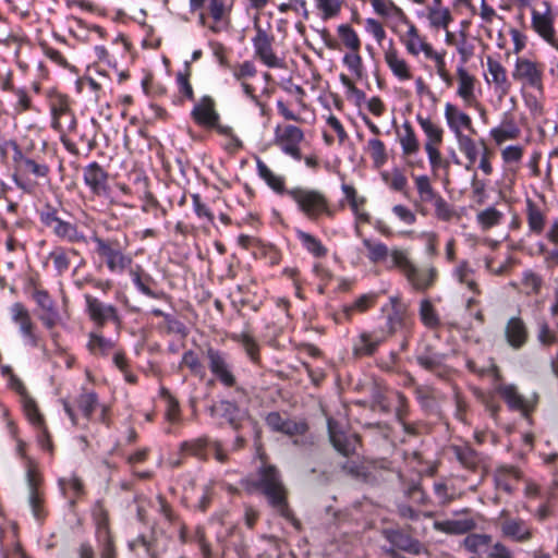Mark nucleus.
I'll use <instances>...</instances> for the list:
<instances>
[{"mask_svg":"<svg viewBox=\"0 0 558 558\" xmlns=\"http://www.w3.org/2000/svg\"><path fill=\"white\" fill-rule=\"evenodd\" d=\"M381 178L390 189L407 195L408 179L399 168H395L391 173L383 172Z\"/></svg>","mask_w":558,"mask_h":558,"instance_id":"53","label":"nucleus"},{"mask_svg":"<svg viewBox=\"0 0 558 558\" xmlns=\"http://www.w3.org/2000/svg\"><path fill=\"white\" fill-rule=\"evenodd\" d=\"M190 76H191L190 62H185V72H179L177 74V83H178L180 93L183 96H185L187 99L193 100L194 92H193V87L190 83Z\"/></svg>","mask_w":558,"mask_h":558,"instance_id":"63","label":"nucleus"},{"mask_svg":"<svg viewBox=\"0 0 558 558\" xmlns=\"http://www.w3.org/2000/svg\"><path fill=\"white\" fill-rule=\"evenodd\" d=\"M296 238L300 240L304 248L315 257H325L327 255L328 251L326 246L313 234L298 230Z\"/></svg>","mask_w":558,"mask_h":558,"instance_id":"43","label":"nucleus"},{"mask_svg":"<svg viewBox=\"0 0 558 558\" xmlns=\"http://www.w3.org/2000/svg\"><path fill=\"white\" fill-rule=\"evenodd\" d=\"M418 316L422 324L428 329H438L441 326L440 317L429 299L420 302Z\"/></svg>","mask_w":558,"mask_h":558,"instance_id":"38","label":"nucleus"},{"mask_svg":"<svg viewBox=\"0 0 558 558\" xmlns=\"http://www.w3.org/2000/svg\"><path fill=\"white\" fill-rule=\"evenodd\" d=\"M51 126L58 132L73 131L76 128V119L72 109L52 118Z\"/></svg>","mask_w":558,"mask_h":558,"instance_id":"60","label":"nucleus"},{"mask_svg":"<svg viewBox=\"0 0 558 558\" xmlns=\"http://www.w3.org/2000/svg\"><path fill=\"white\" fill-rule=\"evenodd\" d=\"M328 433L333 448L344 457L355 452L359 442V436L355 434H345L337 429V424L328 420Z\"/></svg>","mask_w":558,"mask_h":558,"instance_id":"20","label":"nucleus"},{"mask_svg":"<svg viewBox=\"0 0 558 558\" xmlns=\"http://www.w3.org/2000/svg\"><path fill=\"white\" fill-rule=\"evenodd\" d=\"M543 65L530 59L518 58L515 60L512 77L522 82L524 85L536 89L539 94L544 93Z\"/></svg>","mask_w":558,"mask_h":558,"instance_id":"14","label":"nucleus"},{"mask_svg":"<svg viewBox=\"0 0 558 558\" xmlns=\"http://www.w3.org/2000/svg\"><path fill=\"white\" fill-rule=\"evenodd\" d=\"M211 444L209 437L202 436L193 440L183 441L180 449L183 452L190 453L198 459L207 460V448Z\"/></svg>","mask_w":558,"mask_h":558,"instance_id":"45","label":"nucleus"},{"mask_svg":"<svg viewBox=\"0 0 558 558\" xmlns=\"http://www.w3.org/2000/svg\"><path fill=\"white\" fill-rule=\"evenodd\" d=\"M52 118L71 110L70 99L66 95L54 93L49 97Z\"/></svg>","mask_w":558,"mask_h":558,"instance_id":"59","label":"nucleus"},{"mask_svg":"<svg viewBox=\"0 0 558 558\" xmlns=\"http://www.w3.org/2000/svg\"><path fill=\"white\" fill-rule=\"evenodd\" d=\"M11 146L13 150L12 160L16 172L32 174L37 179H48L50 172L49 166L40 161L39 158H33L29 153V147L23 150L16 142H12Z\"/></svg>","mask_w":558,"mask_h":558,"instance_id":"11","label":"nucleus"},{"mask_svg":"<svg viewBox=\"0 0 558 558\" xmlns=\"http://www.w3.org/2000/svg\"><path fill=\"white\" fill-rule=\"evenodd\" d=\"M41 476L37 470V466L28 461L26 469V484L28 487V504L32 509L34 518L43 522L47 517V510L44 506V495L40 490Z\"/></svg>","mask_w":558,"mask_h":558,"instance_id":"13","label":"nucleus"},{"mask_svg":"<svg viewBox=\"0 0 558 558\" xmlns=\"http://www.w3.org/2000/svg\"><path fill=\"white\" fill-rule=\"evenodd\" d=\"M416 120L427 137L425 144L440 145L442 143L444 130L440 126L421 114L416 116Z\"/></svg>","mask_w":558,"mask_h":558,"instance_id":"44","label":"nucleus"},{"mask_svg":"<svg viewBox=\"0 0 558 558\" xmlns=\"http://www.w3.org/2000/svg\"><path fill=\"white\" fill-rule=\"evenodd\" d=\"M254 28L256 34L252 38V44L255 58L268 68H281L282 60L276 56L272 48L275 41L274 35L268 34L257 22H255Z\"/></svg>","mask_w":558,"mask_h":558,"instance_id":"12","label":"nucleus"},{"mask_svg":"<svg viewBox=\"0 0 558 558\" xmlns=\"http://www.w3.org/2000/svg\"><path fill=\"white\" fill-rule=\"evenodd\" d=\"M368 149L374 165L379 168L387 161V153L384 142L378 138H372L368 141Z\"/></svg>","mask_w":558,"mask_h":558,"instance_id":"58","label":"nucleus"},{"mask_svg":"<svg viewBox=\"0 0 558 558\" xmlns=\"http://www.w3.org/2000/svg\"><path fill=\"white\" fill-rule=\"evenodd\" d=\"M11 314L13 322L20 326L22 335L29 333L34 325L27 308L22 303L16 302L11 306Z\"/></svg>","mask_w":558,"mask_h":558,"instance_id":"48","label":"nucleus"},{"mask_svg":"<svg viewBox=\"0 0 558 558\" xmlns=\"http://www.w3.org/2000/svg\"><path fill=\"white\" fill-rule=\"evenodd\" d=\"M487 69L492 76V83L495 85V89L499 92L501 96L508 95L511 83L508 80L505 66L492 57H487ZM487 82L490 83L489 80H487Z\"/></svg>","mask_w":558,"mask_h":558,"instance_id":"26","label":"nucleus"},{"mask_svg":"<svg viewBox=\"0 0 558 558\" xmlns=\"http://www.w3.org/2000/svg\"><path fill=\"white\" fill-rule=\"evenodd\" d=\"M490 542L492 537L487 534H469L463 541V546L468 551L476 554Z\"/></svg>","mask_w":558,"mask_h":558,"instance_id":"62","label":"nucleus"},{"mask_svg":"<svg viewBox=\"0 0 558 558\" xmlns=\"http://www.w3.org/2000/svg\"><path fill=\"white\" fill-rule=\"evenodd\" d=\"M414 183L421 203H430L434 205L440 198L441 195L433 187L430 179L427 175L422 174L414 177Z\"/></svg>","mask_w":558,"mask_h":558,"instance_id":"35","label":"nucleus"},{"mask_svg":"<svg viewBox=\"0 0 558 558\" xmlns=\"http://www.w3.org/2000/svg\"><path fill=\"white\" fill-rule=\"evenodd\" d=\"M502 213L495 207H488L476 215V220L483 230H488L500 223Z\"/></svg>","mask_w":558,"mask_h":558,"instance_id":"54","label":"nucleus"},{"mask_svg":"<svg viewBox=\"0 0 558 558\" xmlns=\"http://www.w3.org/2000/svg\"><path fill=\"white\" fill-rule=\"evenodd\" d=\"M381 535L389 543V546L381 547L389 558H408L400 551L411 555H420L423 551L422 543L401 529L386 527L381 530Z\"/></svg>","mask_w":558,"mask_h":558,"instance_id":"5","label":"nucleus"},{"mask_svg":"<svg viewBox=\"0 0 558 558\" xmlns=\"http://www.w3.org/2000/svg\"><path fill=\"white\" fill-rule=\"evenodd\" d=\"M204 355L214 379L225 388H235L238 379L229 354L214 347H207Z\"/></svg>","mask_w":558,"mask_h":558,"instance_id":"6","label":"nucleus"},{"mask_svg":"<svg viewBox=\"0 0 558 558\" xmlns=\"http://www.w3.org/2000/svg\"><path fill=\"white\" fill-rule=\"evenodd\" d=\"M57 236L70 243L86 242V236L77 229V226L68 221L63 222Z\"/></svg>","mask_w":558,"mask_h":558,"instance_id":"57","label":"nucleus"},{"mask_svg":"<svg viewBox=\"0 0 558 558\" xmlns=\"http://www.w3.org/2000/svg\"><path fill=\"white\" fill-rule=\"evenodd\" d=\"M416 363L424 369L436 374L438 377H446L448 367L445 365L446 354L436 351L432 345H425L415 356Z\"/></svg>","mask_w":558,"mask_h":558,"instance_id":"18","label":"nucleus"},{"mask_svg":"<svg viewBox=\"0 0 558 558\" xmlns=\"http://www.w3.org/2000/svg\"><path fill=\"white\" fill-rule=\"evenodd\" d=\"M207 412L211 418L218 422L219 426L228 425L234 433L242 432L244 422L248 421L255 429L256 438L260 437V429L257 421L252 418L248 411L241 409V407L233 400H218L207 408Z\"/></svg>","mask_w":558,"mask_h":558,"instance_id":"3","label":"nucleus"},{"mask_svg":"<svg viewBox=\"0 0 558 558\" xmlns=\"http://www.w3.org/2000/svg\"><path fill=\"white\" fill-rule=\"evenodd\" d=\"M86 347L90 354L106 356L116 348V342L104 337L100 331H90Z\"/></svg>","mask_w":558,"mask_h":558,"instance_id":"34","label":"nucleus"},{"mask_svg":"<svg viewBox=\"0 0 558 558\" xmlns=\"http://www.w3.org/2000/svg\"><path fill=\"white\" fill-rule=\"evenodd\" d=\"M496 391L504 399L509 410L520 412L525 418H529L532 412L535 411L539 399L537 392H534L531 398L523 397L513 384L499 385Z\"/></svg>","mask_w":558,"mask_h":558,"instance_id":"10","label":"nucleus"},{"mask_svg":"<svg viewBox=\"0 0 558 558\" xmlns=\"http://www.w3.org/2000/svg\"><path fill=\"white\" fill-rule=\"evenodd\" d=\"M428 21L430 23V26L435 28H447L449 24L452 21L451 13L449 9L447 8H436V7H429L428 8Z\"/></svg>","mask_w":558,"mask_h":558,"instance_id":"50","label":"nucleus"},{"mask_svg":"<svg viewBox=\"0 0 558 558\" xmlns=\"http://www.w3.org/2000/svg\"><path fill=\"white\" fill-rule=\"evenodd\" d=\"M403 134L400 136V145L403 156H412L420 150V143L410 122L405 121L402 125Z\"/></svg>","mask_w":558,"mask_h":558,"instance_id":"41","label":"nucleus"},{"mask_svg":"<svg viewBox=\"0 0 558 558\" xmlns=\"http://www.w3.org/2000/svg\"><path fill=\"white\" fill-rule=\"evenodd\" d=\"M385 61L393 75L400 81H408L412 77L408 62L399 57L392 41L390 43L389 48L385 51Z\"/></svg>","mask_w":558,"mask_h":558,"instance_id":"29","label":"nucleus"},{"mask_svg":"<svg viewBox=\"0 0 558 558\" xmlns=\"http://www.w3.org/2000/svg\"><path fill=\"white\" fill-rule=\"evenodd\" d=\"M502 532L517 541L524 542L531 538V533L524 527L520 520H510L504 523Z\"/></svg>","mask_w":558,"mask_h":558,"instance_id":"52","label":"nucleus"},{"mask_svg":"<svg viewBox=\"0 0 558 558\" xmlns=\"http://www.w3.org/2000/svg\"><path fill=\"white\" fill-rule=\"evenodd\" d=\"M181 364L186 366L193 375L201 378L205 376V367L197 353L193 350H187L183 353Z\"/></svg>","mask_w":558,"mask_h":558,"instance_id":"56","label":"nucleus"},{"mask_svg":"<svg viewBox=\"0 0 558 558\" xmlns=\"http://www.w3.org/2000/svg\"><path fill=\"white\" fill-rule=\"evenodd\" d=\"M304 140V132L295 125H277L275 129L274 144L278 146L282 153L300 161L303 156L300 144Z\"/></svg>","mask_w":558,"mask_h":558,"instance_id":"9","label":"nucleus"},{"mask_svg":"<svg viewBox=\"0 0 558 558\" xmlns=\"http://www.w3.org/2000/svg\"><path fill=\"white\" fill-rule=\"evenodd\" d=\"M84 299L86 304V314L98 330L102 329L108 323L114 324L117 329L121 328L122 317L114 305L104 303L90 294H85Z\"/></svg>","mask_w":558,"mask_h":558,"instance_id":"8","label":"nucleus"},{"mask_svg":"<svg viewBox=\"0 0 558 558\" xmlns=\"http://www.w3.org/2000/svg\"><path fill=\"white\" fill-rule=\"evenodd\" d=\"M342 62L357 80L363 77L364 66L360 50H352L345 53L342 58Z\"/></svg>","mask_w":558,"mask_h":558,"instance_id":"55","label":"nucleus"},{"mask_svg":"<svg viewBox=\"0 0 558 558\" xmlns=\"http://www.w3.org/2000/svg\"><path fill=\"white\" fill-rule=\"evenodd\" d=\"M76 403L86 420H90L98 405V396L94 391H84L77 397Z\"/></svg>","mask_w":558,"mask_h":558,"instance_id":"51","label":"nucleus"},{"mask_svg":"<svg viewBox=\"0 0 558 558\" xmlns=\"http://www.w3.org/2000/svg\"><path fill=\"white\" fill-rule=\"evenodd\" d=\"M522 284L527 294H537L542 289L543 279L533 270H525L522 276Z\"/></svg>","mask_w":558,"mask_h":558,"instance_id":"64","label":"nucleus"},{"mask_svg":"<svg viewBox=\"0 0 558 558\" xmlns=\"http://www.w3.org/2000/svg\"><path fill=\"white\" fill-rule=\"evenodd\" d=\"M391 259L390 267L399 268L404 276L410 272L415 265L411 262L409 257V252L403 248L393 247L389 253Z\"/></svg>","mask_w":558,"mask_h":558,"instance_id":"49","label":"nucleus"},{"mask_svg":"<svg viewBox=\"0 0 558 558\" xmlns=\"http://www.w3.org/2000/svg\"><path fill=\"white\" fill-rule=\"evenodd\" d=\"M363 246L367 250V258L373 264L385 262L390 253L388 246L379 241H373L371 239H363Z\"/></svg>","mask_w":558,"mask_h":558,"instance_id":"42","label":"nucleus"},{"mask_svg":"<svg viewBox=\"0 0 558 558\" xmlns=\"http://www.w3.org/2000/svg\"><path fill=\"white\" fill-rule=\"evenodd\" d=\"M156 317L163 318L165 331L167 335H178L181 338H185L189 335V329L181 320L174 316L165 313L160 308H153L150 312Z\"/></svg>","mask_w":558,"mask_h":558,"instance_id":"36","label":"nucleus"},{"mask_svg":"<svg viewBox=\"0 0 558 558\" xmlns=\"http://www.w3.org/2000/svg\"><path fill=\"white\" fill-rule=\"evenodd\" d=\"M386 339L385 330L363 331L354 340L352 353L355 357L372 356Z\"/></svg>","mask_w":558,"mask_h":558,"instance_id":"17","label":"nucleus"},{"mask_svg":"<svg viewBox=\"0 0 558 558\" xmlns=\"http://www.w3.org/2000/svg\"><path fill=\"white\" fill-rule=\"evenodd\" d=\"M190 12L198 14V24L213 34L227 32L231 24L228 0H189Z\"/></svg>","mask_w":558,"mask_h":558,"instance_id":"2","label":"nucleus"},{"mask_svg":"<svg viewBox=\"0 0 558 558\" xmlns=\"http://www.w3.org/2000/svg\"><path fill=\"white\" fill-rule=\"evenodd\" d=\"M230 339L240 344L241 348L244 350L246 356L250 359V361L255 364H260V345L258 344L257 340L250 335L248 332H233L230 335Z\"/></svg>","mask_w":558,"mask_h":558,"instance_id":"28","label":"nucleus"},{"mask_svg":"<svg viewBox=\"0 0 558 558\" xmlns=\"http://www.w3.org/2000/svg\"><path fill=\"white\" fill-rule=\"evenodd\" d=\"M543 4L546 8L544 13L532 10V27L545 41L553 45L556 40L555 19L551 14L550 3L544 1Z\"/></svg>","mask_w":558,"mask_h":558,"instance_id":"19","label":"nucleus"},{"mask_svg":"<svg viewBox=\"0 0 558 558\" xmlns=\"http://www.w3.org/2000/svg\"><path fill=\"white\" fill-rule=\"evenodd\" d=\"M253 486L265 496L268 505L280 517L291 522L296 529L301 522L294 517L288 502V489L283 484L279 470L271 464H263L257 472Z\"/></svg>","mask_w":558,"mask_h":558,"instance_id":"1","label":"nucleus"},{"mask_svg":"<svg viewBox=\"0 0 558 558\" xmlns=\"http://www.w3.org/2000/svg\"><path fill=\"white\" fill-rule=\"evenodd\" d=\"M520 129L510 114H505L499 126L490 130L489 134L496 144L500 145L505 141L515 140L520 136Z\"/></svg>","mask_w":558,"mask_h":558,"instance_id":"31","label":"nucleus"},{"mask_svg":"<svg viewBox=\"0 0 558 558\" xmlns=\"http://www.w3.org/2000/svg\"><path fill=\"white\" fill-rule=\"evenodd\" d=\"M445 118L449 129L453 132L454 136L463 135L462 128L475 133L472 125V120L469 114L460 111L454 105L448 102L445 107Z\"/></svg>","mask_w":558,"mask_h":558,"instance_id":"23","label":"nucleus"},{"mask_svg":"<svg viewBox=\"0 0 558 558\" xmlns=\"http://www.w3.org/2000/svg\"><path fill=\"white\" fill-rule=\"evenodd\" d=\"M505 336L512 349H521L529 339V331L522 318L511 317L506 324Z\"/></svg>","mask_w":558,"mask_h":558,"instance_id":"24","label":"nucleus"},{"mask_svg":"<svg viewBox=\"0 0 558 558\" xmlns=\"http://www.w3.org/2000/svg\"><path fill=\"white\" fill-rule=\"evenodd\" d=\"M526 221L529 229L534 234H542L546 225V215L539 206L531 198H526Z\"/></svg>","mask_w":558,"mask_h":558,"instance_id":"33","label":"nucleus"},{"mask_svg":"<svg viewBox=\"0 0 558 558\" xmlns=\"http://www.w3.org/2000/svg\"><path fill=\"white\" fill-rule=\"evenodd\" d=\"M476 526L473 519L435 521L433 527L446 534L461 535L471 532Z\"/></svg>","mask_w":558,"mask_h":558,"instance_id":"32","label":"nucleus"},{"mask_svg":"<svg viewBox=\"0 0 558 558\" xmlns=\"http://www.w3.org/2000/svg\"><path fill=\"white\" fill-rule=\"evenodd\" d=\"M450 449L456 459L465 469L475 471L482 463V454L474 450L469 444L452 445Z\"/></svg>","mask_w":558,"mask_h":558,"instance_id":"27","label":"nucleus"},{"mask_svg":"<svg viewBox=\"0 0 558 558\" xmlns=\"http://www.w3.org/2000/svg\"><path fill=\"white\" fill-rule=\"evenodd\" d=\"M130 276L132 278L133 284L142 294L154 300H171V296L167 292L163 290L155 289L158 284L157 281L149 274H147L142 268V266L136 265L135 268H131Z\"/></svg>","mask_w":558,"mask_h":558,"instance_id":"15","label":"nucleus"},{"mask_svg":"<svg viewBox=\"0 0 558 558\" xmlns=\"http://www.w3.org/2000/svg\"><path fill=\"white\" fill-rule=\"evenodd\" d=\"M258 175L277 193L287 194L284 180L282 177L276 175L265 162L260 159L256 162Z\"/></svg>","mask_w":558,"mask_h":558,"instance_id":"40","label":"nucleus"},{"mask_svg":"<svg viewBox=\"0 0 558 558\" xmlns=\"http://www.w3.org/2000/svg\"><path fill=\"white\" fill-rule=\"evenodd\" d=\"M377 295L375 293L363 294L359 296L352 304L344 305L341 312V318L351 320L354 313H364L376 302Z\"/></svg>","mask_w":558,"mask_h":558,"instance_id":"37","label":"nucleus"},{"mask_svg":"<svg viewBox=\"0 0 558 558\" xmlns=\"http://www.w3.org/2000/svg\"><path fill=\"white\" fill-rule=\"evenodd\" d=\"M96 244V252L106 259L107 268L111 272H123L131 267L133 258L123 253V247L117 239H102L98 235L92 238Z\"/></svg>","mask_w":558,"mask_h":558,"instance_id":"7","label":"nucleus"},{"mask_svg":"<svg viewBox=\"0 0 558 558\" xmlns=\"http://www.w3.org/2000/svg\"><path fill=\"white\" fill-rule=\"evenodd\" d=\"M389 301L391 308L387 315L386 327L381 329L385 330L387 338L392 336L398 329L404 327L407 317V306L401 303L399 298L391 296Z\"/></svg>","mask_w":558,"mask_h":558,"instance_id":"25","label":"nucleus"},{"mask_svg":"<svg viewBox=\"0 0 558 558\" xmlns=\"http://www.w3.org/2000/svg\"><path fill=\"white\" fill-rule=\"evenodd\" d=\"M405 278L415 291L425 292L435 284L438 271L433 266L428 268H417L414 266Z\"/></svg>","mask_w":558,"mask_h":558,"instance_id":"22","label":"nucleus"},{"mask_svg":"<svg viewBox=\"0 0 558 558\" xmlns=\"http://www.w3.org/2000/svg\"><path fill=\"white\" fill-rule=\"evenodd\" d=\"M84 183L95 196H106L109 192V174L97 161L88 163L83 169Z\"/></svg>","mask_w":558,"mask_h":558,"instance_id":"16","label":"nucleus"},{"mask_svg":"<svg viewBox=\"0 0 558 558\" xmlns=\"http://www.w3.org/2000/svg\"><path fill=\"white\" fill-rule=\"evenodd\" d=\"M459 149L465 155L470 165H473L477 159L476 143L469 135L457 136Z\"/></svg>","mask_w":558,"mask_h":558,"instance_id":"61","label":"nucleus"},{"mask_svg":"<svg viewBox=\"0 0 558 558\" xmlns=\"http://www.w3.org/2000/svg\"><path fill=\"white\" fill-rule=\"evenodd\" d=\"M159 396L166 402L165 417L171 424H178L181 422V408L178 399L172 396L170 390L166 387H161Z\"/></svg>","mask_w":558,"mask_h":558,"instance_id":"39","label":"nucleus"},{"mask_svg":"<svg viewBox=\"0 0 558 558\" xmlns=\"http://www.w3.org/2000/svg\"><path fill=\"white\" fill-rule=\"evenodd\" d=\"M343 470L353 476L354 478L366 483V484H376L378 482V477L376 475L377 464L376 463H354L347 462L343 466Z\"/></svg>","mask_w":558,"mask_h":558,"instance_id":"30","label":"nucleus"},{"mask_svg":"<svg viewBox=\"0 0 558 558\" xmlns=\"http://www.w3.org/2000/svg\"><path fill=\"white\" fill-rule=\"evenodd\" d=\"M287 195L310 220H317L322 216L331 218L335 215L328 198L318 190L298 186L287 191Z\"/></svg>","mask_w":558,"mask_h":558,"instance_id":"4","label":"nucleus"},{"mask_svg":"<svg viewBox=\"0 0 558 558\" xmlns=\"http://www.w3.org/2000/svg\"><path fill=\"white\" fill-rule=\"evenodd\" d=\"M193 120L202 126L209 128L219 121V113L215 109V100L210 96H204L192 112Z\"/></svg>","mask_w":558,"mask_h":558,"instance_id":"21","label":"nucleus"},{"mask_svg":"<svg viewBox=\"0 0 558 558\" xmlns=\"http://www.w3.org/2000/svg\"><path fill=\"white\" fill-rule=\"evenodd\" d=\"M459 80L458 95L466 102L474 98V77L463 66L457 69Z\"/></svg>","mask_w":558,"mask_h":558,"instance_id":"46","label":"nucleus"},{"mask_svg":"<svg viewBox=\"0 0 558 558\" xmlns=\"http://www.w3.org/2000/svg\"><path fill=\"white\" fill-rule=\"evenodd\" d=\"M337 35L341 44L350 51L361 49V39L355 29L350 24L338 25Z\"/></svg>","mask_w":558,"mask_h":558,"instance_id":"47","label":"nucleus"}]
</instances>
